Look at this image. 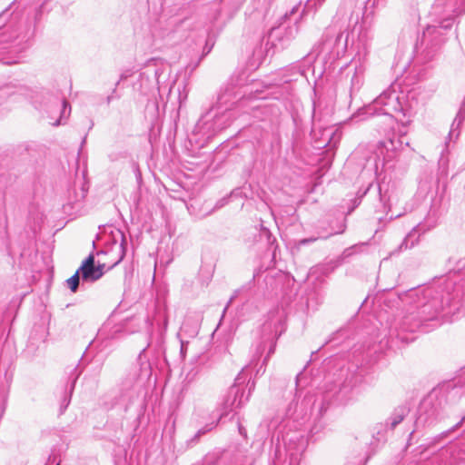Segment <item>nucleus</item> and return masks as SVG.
I'll return each mask as SVG.
<instances>
[{"instance_id":"13d9d810","label":"nucleus","mask_w":465,"mask_h":465,"mask_svg":"<svg viewBox=\"0 0 465 465\" xmlns=\"http://www.w3.org/2000/svg\"><path fill=\"white\" fill-rule=\"evenodd\" d=\"M371 186V184H369V186L365 189V191L361 195V198L363 197L367 193V192L370 190Z\"/></svg>"},{"instance_id":"5fc2aeb1","label":"nucleus","mask_w":465,"mask_h":465,"mask_svg":"<svg viewBox=\"0 0 465 465\" xmlns=\"http://www.w3.org/2000/svg\"><path fill=\"white\" fill-rule=\"evenodd\" d=\"M238 430L242 437H246V430L240 422H238Z\"/></svg>"},{"instance_id":"423d86ee","label":"nucleus","mask_w":465,"mask_h":465,"mask_svg":"<svg viewBox=\"0 0 465 465\" xmlns=\"http://www.w3.org/2000/svg\"><path fill=\"white\" fill-rule=\"evenodd\" d=\"M31 23L10 7L0 14V61L5 64L17 63L16 54L26 48L34 35Z\"/></svg>"},{"instance_id":"2eb2a0df","label":"nucleus","mask_w":465,"mask_h":465,"mask_svg":"<svg viewBox=\"0 0 465 465\" xmlns=\"http://www.w3.org/2000/svg\"><path fill=\"white\" fill-rule=\"evenodd\" d=\"M295 431H287L282 436L290 465H299L301 457L308 447V439L303 430L295 427Z\"/></svg>"},{"instance_id":"c03bdc74","label":"nucleus","mask_w":465,"mask_h":465,"mask_svg":"<svg viewBox=\"0 0 465 465\" xmlns=\"http://www.w3.org/2000/svg\"><path fill=\"white\" fill-rule=\"evenodd\" d=\"M11 177L5 174H0V193L4 191L11 184Z\"/></svg>"},{"instance_id":"9b49d317","label":"nucleus","mask_w":465,"mask_h":465,"mask_svg":"<svg viewBox=\"0 0 465 465\" xmlns=\"http://www.w3.org/2000/svg\"><path fill=\"white\" fill-rule=\"evenodd\" d=\"M403 144L409 145V143L405 141V137L395 134L380 141L376 145L375 151L367 157L363 170L372 172L377 175L380 168H383L385 164L393 161L398 156Z\"/></svg>"},{"instance_id":"09e8293b","label":"nucleus","mask_w":465,"mask_h":465,"mask_svg":"<svg viewBox=\"0 0 465 465\" xmlns=\"http://www.w3.org/2000/svg\"><path fill=\"white\" fill-rule=\"evenodd\" d=\"M361 248V246H360V245H353L351 247L345 249L342 255L344 258L350 257Z\"/></svg>"},{"instance_id":"412c9836","label":"nucleus","mask_w":465,"mask_h":465,"mask_svg":"<svg viewBox=\"0 0 465 465\" xmlns=\"http://www.w3.org/2000/svg\"><path fill=\"white\" fill-rule=\"evenodd\" d=\"M104 267V263L95 265L94 257L90 254L78 268V272L81 273L84 282H94L103 276Z\"/></svg>"},{"instance_id":"72a5a7b5","label":"nucleus","mask_w":465,"mask_h":465,"mask_svg":"<svg viewBox=\"0 0 465 465\" xmlns=\"http://www.w3.org/2000/svg\"><path fill=\"white\" fill-rule=\"evenodd\" d=\"M345 228H346L345 224H341L340 230L337 231V232H331L327 233V234H321V233H319V235L317 237H309V238L302 239V240H300L298 242V246L307 245V244H310L312 242H314L318 239H328L331 235L338 234V233H342L345 231Z\"/></svg>"},{"instance_id":"dca6fc26","label":"nucleus","mask_w":465,"mask_h":465,"mask_svg":"<svg viewBox=\"0 0 465 465\" xmlns=\"http://www.w3.org/2000/svg\"><path fill=\"white\" fill-rule=\"evenodd\" d=\"M168 64L161 58H151L146 61L143 71L140 74L141 84L148 86H156L161 88V84L164 80V74L168 70Z\"/></svg>"},{"instance_id":"f8f14e48","label":"nucleus","mask_w":465,"mask_h":465,"mask_svg":"<svg viewBox=\"0 0 465 465\" xmlns=\"http://www.w3.org/2000/svg\"><path fill=\"white\" fill-rule=\"evenodd\" d=\"M349 31L346 27L332 24L325 28L315 52L323 58L336 60L343 56L348 48Z\"/></svg>"},{"instance_id":"864d4df0","label":"nucleus","mask_w":465,"mask_h":465,"mask_svg":"<svg viewBox=\"0 0 465 465\" xmlns=\"http://www.w3.org/2000/svg\"><path fill=\"white\" fill-rule=\"evenodd\" d=\"M181 341V355L182 357H184L185 356V353H186V350H187V345H188V341H184L183 339L181 338L180 340Z\"/></svg>"},{"instance_id":"f257e3e1","label":"nucleus","mask_w":465,"mask_h":465,"mask_svg":"<svg viewBox=\"0 0 465 465\" xmlns=\"http://www.w3.org/2000/svg\"><path fill=\"white\" fill-rule=\"evenodd\" d=\"M444 293L448 297L447 305H454L455 310L460 305L465 292L456 286L450 278H439L428 285L411 288L399 294V299L405 307L404 315L391 326L388 343L392 345L395 340L408 343L414 338L409 336L416 331L428 332L441 324V313L444 312Z\"/></svg>"},{"instance_id":"a211bd4d","label":"nucleus","mask_w":465,"mask_h":465,"mask_svg":"<svg viewBox=\"0 0 465 465\" xmlns=\"http://www.w3.org/2000/svg\"><path fill=\"white\" fill-rule=\"evenodd\" d=\"M219 132L213 111L211 108L196 123L190 140L203 146Z\"/></svg>"},{"instance_id":"a18cd8bd","label":"nucleus","mask_w":465,"mask_h":465,"mask_svg":"<svg viewBox=\"0 0 465 465\" xmlns=\"http://www.w3.org/2000/svg\"><path fill=\"white\" fill-rule=\"evenodd\" d=\"M121 98V94L117 92V86L114 84V88L112 90L111 94H109L106 99L105 103L107 105H109L113 101L118 100Z\"/></svg>"},{"instance_id":"3c124183","label":"nucleus","mask_w":465,"mask_h":465,"mask_svg":"<svg viewBox=\"0 0 465 465\" xmlns=\"http://www.w3.org/2000/svg\"><path fill=\"white\" fill-rule=\"evenodd\" d=\"M302 379H303V373H302V371H301L296 376V394H295L296 397L301 392V382H302Z\"/></svg>"},{"instance_id":"6e6d98bb","label":"nucleus","mask_w":465,"mask_h":465,"mask_svg":"<svg viewBox=\"0 0 465 465\" xmlns=\"http://www.w3.org/2000/svg\"><path fill=\"white\" fill-rule=\"evenodd\" d=\"M237 293H238V291H235L234 294L230 298L229 302H227L223 312H225L228 309V307L230 306L232 300L237 296Z\"/></svg>"},{"instance_id":"de8ad7c7","label":"nucleus","mask_w":465,"mask_h":465,"mask_svg":"<svg viewBox=\"0 0 465 465\" xmlns=\"http://www.w3.org/2000/svg\"><path fill=\"white\" fill-rule=\"evenodd\" d=\"M132 74H133V71L131 69H126V70L123 71L120 74L118 81L115 83V85L118 86L121 82L125 81L130 76H132Z\"/></svg>"},{"instance_id":"7ed1b4c3","label":"nucleus","mask_w":465,"mask_h":465,"mask_svg":"<svg viewBox=\"0 0 465 465\" xmlns=\"http://www.w3.org/2000/svg\"><path fill=\"white\" fill-rule=\"evenodd\" d=\"M357 370H351V367L346 369L341 368L336 379L333 373H329L325 377V382L319 394H306L304 398L299 402L293 401L290 403L287 409V415L298 422V426L308 420L311 411L318 408L319 412H324L332 400H343L347 394L360 385L363 380V371L359 369L358 363L352 365Z\"/></svg>"},{"instance_id":"1a4fd4ad","label":"nucleus","mask_w":465,"mask_h":465,"mask_svg":"<svg viewBox=\"0 0 465 465\" xmlns=\"http://www.w3.org/2000/svg\"><path fill=\"white\" fill-rule=\"evenodd\" d=\"M302 1L296 4L279 18L278 25L272 27L267 35V45L276 49H284L298 35L303 14H298Z\"/></svg>"},{"instance_id":"8fccbe9b","label":"nucleus","mask_w":465,"mask_h":465,"mask_svg":"<svg viewBox=\"0 0 465 465\" xmlns=\"http://www.w3.org/2000/svg\"><path fill=\"white\" fill-rule=\"evenodd\" d=\"M157 2L159 4L158 11L161 12L163 10V0H157ZM151 5H153V8H155V5H156L155 0H146L145 8H149Z\"/></svg>"},{"instance_id":"49530a36","label":"nucleus","mask_w":465,"mask_h":465,"mask_svg":"<svg viewBox=\"0 0 465 465\" xmlns=\"http://www.w3.org/2000/svg\"><path fill=\"white\" fill-rule=\"evenodd\" d=\"M230 195H226L221 199H219L215 204H214V207L213 209V211H215V210H219L221 208H223V206H225L226 204H228L229 201H230Z\"/></svg>"},{"instance_id":"5701e85b","label":"nucleus","mask_w":465,"mask_h":465,"mask_svg":"<svg viewBox=\"0 0 465 465\" xmlns=\"http://www.w3.org/2000/svg\"><path fill=\"white\" fill-rule=\"evenodd\" d=\"M391 430L389 428V424L384 422L376 423L371 428V440L370 441V446L371 451H375L376 449L382 443L387 440V436L389 431Z\"/></svg>"},{"instance_id":"c756f323","label":"nucleus","mask_w":465,"mask_h":465,"mask_svg":"<svg viewBox=\"0 0 465 465\" xmlns=\"http://www.w3.org/2000/svg\"><path fill=\"white\" fill-rule=\"evenodd\" d=\"M68 193V202L63 206L65 212L67 211V207H70V209H74L75 205L82 202L86 195V191L83 187H81L79 190H76L75 188L70 189Z\"/></svg>"},{"instance_id":"4c0bfd02","label":"nucleus","mask_w":465,"mask_h":465,"mask_svg":"<svg viewBox=\"0 0 465 465\" xmlns=\"http://www.w3.org/2000/svg\"><path fill=\"white\" fill-rule=\"evenodd\" d=\"M217 423L218 421H213L209 424H206L204 427L201 428L191 439V441L194 443L198 442L200 437L213 430L217 426Z\"/></svg>"},{"instance_id":"6e6552de","label":"nucleus","mask_w":465,"mask_h":465,"mask_svg":"<svg viewBox=\"0 0 465 465\" xmlns=\"http://www.w3.org/2000/svg\"><path fill=\"white\" fill-rule=\"evenodd\" d=\"M147 347L143 348L132 367L129 378L123 381L120 392L114 398L112 408H119L122 411L127 412L131 405L138 399L141 385V377H149L151 374L150 362L145 355Z\"/></svg>"},{"instance_id":"680f3d73","label":"nucleus","mask_w":465,"mask_h":465,"mask_svg":"<svg viewBox=\"0 0 465 465\" xmlns=\"http://www.w3.org/2000/svg\"><path fill=\"white\" fill-rule=\"evenodd\" d=\"M84 143H85V137L83 139L82 144H84Z\"/></svg>"},{"instance_id":"7c9ffc66","label":"nucleus","mask_w":465,"mask_h":465,"mask_svg":"<svg viewBox=\"0 0 465 465\" xmlns=\"http://www.w3.org/2000/svg\"><path fill=\"white\" fill-rule=\"evenodd\" d=\"M199 328L200 325L197 321L187 318L181 326L179 335H186L191 338L195 337L199 332Z\"/></svg>"},{"instance_id":"4be33fe9","label":"nucleus","mask_w":465,"mask_h":465,"mask_svg":"<svg viewBox=\"0 0 465 465\" xmlns=\"http://www.w3.org/2000/svg\"><path fill=\"white\" fill-rule=\"evenodd\" d=\"M66 374L68 375V384L65 387L64 395L62 397L61 401V406H60V413H64V411L67 409L68 405L71 401V397L73 394V391L74 390L75 384L77 380L79 379L80 375L82 374V370L80 369L79 365L74 366H68L66 368Z\"/></svg>"},{"instance_id":"2f4dec72","label":"nucleus","mask_w":465,"mask_h":465,"mask_svg":"<svg viewBox=\"0 0 465 465\" xmlns=\"http://www.w3.org/2000/svg\"><path fill=\"white\" fill-rule=\"evenodd\" d=\"M457 139H455V136L452 138V140L449 139V136L447 137V141L445 143V149L442 151L440 157L438 162L439 165V173L440 176H447L448 175V167H449V158L445 154L449 152V146L450 142H455Z\"/></svg>"},{"instance_id":"c85d7f7f","label":"nucleus","mask_w":465,"mask_h":465,"mask_svg":"<svg viewBox=\"0 0 465 465\" xmlns=\"http://www.w3.org/2000/svg\"><path fill=\"white\" fill-rule=\"evenodd\" d=\"M465 120V96L462 101L461 106L457 113V115L455 119L453 120L450 130L449 132V139L452 140V138L455 136V139H458L460 136V126Z\"/></svg>"},{"instance_id":"cd10ccee","label":"nucleus","mask_w":465,"mask_h":465,"mask_svg":"<svg viewBox=\"0 0 465 465\" xmlns=\"http://www.w3.org/2000/svg\"><path fill=\"white\" fill-rule=\"evenodd\" d=\"M213 115L219 131L228 127L235 118L233 112L225 110H213Z\"/></svg>"},{"instance_id":"603ef678","label":"nucleus","mask_w":465,"mask_h":465,"mask_svg":"<svg viewBox=\"0 0 465 465\" xmlns=\"http://www.w3.org/2000/svg\"><path fill=\"white\" fill-rule=\"evenodd\" d=\"M260 236L265 237L267 239L268 243H272V241H271L272 235H271V232L269 230L262 228L261 230Z\"/></svg>"},{"instance_id":"6ab92c4d","label":"nucleus","mask_w":465,"mask_h":465,"mask_svg":"<svg viewBox=\"0 0 465 465\" xmlns=\"http://www.w3.org/2000/svg\"><path fill=\"white\" fill-rule=\"evenodd\" d=\"M276 335L272 331L271 324L265 323L262 327V334L258 341L252 344V351H253L251 364L258 360L267 349V354L263 359L262 364L265 365L275 351L276 346Z\"/></svg>"},{"instance_id":"f3484780","label":"nucleus","mask_w":465,"mask_h":465,"mask_svg":"<svg viewBox=\"0 0 465 465\" xmlns=\"http://www.w3.org/2000/svg\"><path fill=\"white\" fill-rule=\"evenodd\" d=\"M438 213L436 210H430L424 221L420 222L416 226L412 228V230L404 237L401 243L399 245L398 249L393 252H400L403 250H408L414 247L420 240V236L426 232L431 230L437 225L438 222Z\"/></svg>"},{"instance_id":"79ce46f5","label":"nucleus","mask_w":465,"mask_h":465,"mask_svg":"<svg viewBox=\"0 0 465 465\" xmlns=\"http://www.w3.org/2000/svg\"><path fill=\"white\" fill-rule=\"evenodd\" d=\"M8 248V234L5 226H0V252Z\"/></svg>"},{"instance_id":"9d476101","label":"nucleus","mask_w":465,"mask_h":465,"mask_svg":"<svg viewBox=\"0 0 465 465\" xmlns=\"http://www.w3.org/2000/svg\"><path fill=\"white\" fill-rule=\"evenodd\" d=\"M396 113L406 114L401 97L395 86L391 84L375 98L371 104L358 109V111L352 114L351 119L364 120L373 114L392 116Z\"/></svg>"},{"instance_id":"052dcab7","label":"nucleus","mask_w":465,"mask_h":465,"mask_svg":"<svg viewBox=\"0 0 465 465\" xmlns=\"http://www.w3.org/2000/svg\"><path fill=\"white\" fill-rule=\"evenodd\" d=\"M345 465H359V464H358V463H356V462H348V463H346Z\"/></svg>"},{"instance_id":"37998d69","label":"nucleus","mask_w":465,"mask_h":465,"mask_svg":"<svg viewBox=\"0 0 465 465\" xmlns=\"http://www.w3.org/2000/svg\"><path fill=\"white\" fill-rule=\"evenodd\" d=\"M385 0H367L365 3V9H371V11L380 6H383Z\"/></svg>"},{"instance_id":"0eeeda50","label":"nucleus","mask_w":465,"mask_h":465,"mask_svg":"<svg viewBox=\"0 0 465 465\" xmlns=\"http://www.w3.org/2000/svg\"><path fill=\"white\" fill-rule=\"evenodd\" d=\"M15 94L25 96L36 110L45 112L50 118H53L52 114L60 113L59 119L53 124L55 126L70 114V104L59 91L54 93L44 88L33 89L20 83H8L0 87V99Z\"/></svg>"},{"instance_id":"ddd939ff","label":"nucleus","mask_w":465,"mask_h":465,"mask_svg":"<svg viewBox=\"0 0 465 465\" xmlns=\"http://www.w3.org/2000/svg\"><path fill=\"white\" fill-rule=\"evenodd\" d=\"M378 194L380 203L385 213V219L388 221L400 218L418 208L419 200L413 198L406 203L404 207L397 210V204L401 200V193L394 184H391L389 182L381 181L378 183Z\"/></svg>"},{"instance_id":"58836bf2","label":"nucleus","mask_w":465,"mask_h":465,"mask_svg":"<svg viewBox=\"0 0 465 465\" xmlns=\"http://www.w3.org/2000/svg\"><path fill=\"white\" fill-rule=\"evenodd\" d=\"M217 423L218 421H213L209 424H206L204 427L201 428L191 439V441L194 443L198 442L200 437L213 430L217 426Z\"/></svg>"},{"instance_id":"4d7b16f0","label":"nucleus","mask_w":465,"mask_h":465,"mask_svg":"<svg viewBox=\"0 0 465 465\" xmlns=\"http://www.w3.org/2000/svg\"><path fill=\"white\" fill-rule=\"evenodd\" d=\"M315 121H316V108L314 106L313 107V113H312V124H313V126L315 125Z\"/></svg>"},{"instance_id":"393cba45","label":"nucleus","mask_w":465,"mask_h":465,"mask_svg":"<svg viewBox=\"0 0 465 465\" xmlns=\"http://www.w3.org/2000/svg\"><path fill=\"white\" fill-rule=\"evenodd\" d=\"M124 331L121 325L110 327L109 324H104L98 331V339L102 340L104 342L119 340L124 337Z\"/></svg>"},{"instance_id":"ea45409f","label":"nucleus","mask_w":465,"mask_h":465,"mask_svg":"<svg viewBox=\"0 0 465 465\" xmlns=\"http://www.w3.org/2000/svg\"><path fill=\"white\" fill-rule=\"evenodd\" d=\"M217 423L218 421H213L209 424H206L204 427L201 428L191 439V441L194 443L198 442L200 437L213 430L217 426Z\"/></svg>"},{"instance_id":"e433bc0d","label":"nucleus","mask_w":465,"mask_h":465,"mask_svg":"<svg viewBox=\"0 0 465 465\" xmlns=\"http://www.w3.org/2000/svg\"><path fill=\"white\" fill-rule=\"evenodd\" d=\"M217 423L218 421H213L209 424H206L204 427L201 428L191 439V441L194 443L198 442L200 437L213 430L217 426Z\"/></svg>"},{"instance_id":"aec40b11","label":"nucleus","mask_w":465,"mask_h":465,"mask_svg":"<svg viewBox=\"0 0 465 465\" xmlns=\"http://www.w3.org/2000/svg\"><path fill=\"white\" fill-rule=\"evenodd\" d=\"M112 243L105 251H101L97 254L104 253L113 256L112 265H117L124 257L127 247V240L124 232L120 229H114L111 232Z\"/></svg>"},{"instance_id":"a878e982","label":"nucleus","mask_w":465,"mask_h":465,"mask_svg":"<svg viewBox=\"0 0 465 465\" xmlns=\"http://www.w3.org/2000/svg\"><path fill=\"white\" fill-rule=\"evenodd\" d=\"M206 462H208V465H252V460L243 456L240 453H236L232 455L229 460L225 456H223L216 460L215 462L209 461V458H207Z\"/></svg>"},{"instance_id":"a19ab883","label":"nucleus","mask_w":465,"mask_h":465,"mask_svg":"<svg viewBox=\"0 0 465 465\" xmlns=\"http://www.w3.org/2000/svg\"><path fill=\"white\" fill-rule=\"evenodd\" d=\"M80 278H82L81 273L78 272L77 270L75 273L66 281L68 288L71 290V292H75L77 291Z\"/></svg>"},{"instance_id":"e2e57ef3","label":"nucleus","mask_w":465,"mask_h":465,"mask_svg":"<svg viewBox=\"0 0 465 465\" xmlns=\"http://www.w3.org/2000/svg\"><path fill=\"white\" fill-rule=\"evenodd\" d=\"M56 465H61L60 463H57Z\"/></svg>"},{"instance_id":"f03ea898","label":"nucleus","mask_w":465,"mask_h":465,"mask_svg":"<svg viewBox=\"0 0 465 465\" xmlns=\"http://www.w3.org/2000/svg\"><path fill=\"white\" fill-rule=\"evenodd\" d=\"M302 73L293 68L285 70L282 74V84L263 85L262 82L256 80L249 84L240 85L233 79L221 88L213 110H225L233 112L234 109L243 110L250 106L253 115L259 117L257 111L273 110V105L267 104L264 100L272 97L275 100L287 99L292 95V82L296 81Z\"/></svg>"},{"instance_id":"bf43d9fd","label":"nucleus","mask_w":465,"mask_h":465,"mask_svg":"<svg viewBox=\"0 0 465 465\" xmlns=\"http://www.w3.org/2000/svg\"><path fill=\"white\" fill-rule=\"evenodd\" d=\"M359 203H360V200L355 199V200H354V207H355L357 204H359Z\"/></svg>"},{"instance_id":"c9c22d12","label":"nucleus","mask_w":465,"mask_h":465,"mask_svg":"<svg viewBox=\"0 0 465 465\" xmlns=\"http://www.w3.org/2000/svg\"><path fill=\"white\" fill-rule=\"evenodd\" d=\"M458 430H460V431H465V416L462 417V419L457 422L455 425H453L450 430L440 433V435H438L433 442L448 434H450V432H454V431H458Z\"/></svg>"},{"instance_id":"f704fd0d","label":"nucleus","mask_w":465,"mask_h":465,"mask_svg":"<svg viewBox=\"0 0 465 465\" xmlns=\"http://www.w3.org/2000/svg\"><path fill=\"white\" fill-rule=\"evenodd\" d=\"M324 1L325 0H308L304 5L303 9L299 14H303L304 17L311 10H313L315 13Z\"/></svg>"},{"instance_id":"4468645a","label":"nucleus","mask_w":465,"mask_h":465,"mask_svg":"<svg viewBox=\"0 0 465 465\" xmlns=\"http://www.w3.org/2000/svg\"><path fill=\"white\" fill-rule=\"evenodd\" d=\"M248 368L249 366H246L241 371V372L235 378L234 384L229 389L227 395L223 402V411L220 415V419L229 414L231 411L242 408L244 403L249 401L251 392L255 387L254 381H251V379L248 380L246 385L248 387V393L245 397L244 391L241 388V386L244 384L248 379Z\"/></svg>"},{"instance_id":"bb28decb","label":"nucleus","mask_w":465,"mask_h":465,"mask_svg":"<svg viewBox=\"0 0 465 465\" xmlns=\"http://www.w3.org/2000/svg\"><path fill=\"white\" fill-rule=\"evenodd\" d=\"M410 408L407 405H400L397 406L392 412L391 413L390 417L387 419V420L384 422L386 424H389V428L393 430L397 425H399L405 417L409 414Z\"/></svg>"},{"instance_id":"20e7f679","label":"nucleus","mask_w":465,"mask_h":465,"mask_svg":"<svg viewBox=\"0 0 465 465\" xmlns=\"http://www.w3.org/2000/svg\"><path fill=\"white\" fill-rule=\"evenodd\" d=\"M463 397H465V367L452 379L439 383L422 398L417 409L414 430L410 434L408 448L411 441L419 436L421 430L443 420L449 415V407Z\"/></svg>"},{"instance_id":"b1692460","label":"nucleus","mask_w":465,"mask_h":465,"mask_svg":"<svg viewBox=\"0 0 465 465\" xmlns=\"http://www.w3.org/2000/svg\"><path fill=\"white\" fill-rule=\"evenodd\" d=\"M364 67L362 64L355 65V70L350 79L349 98L351 103L352 97L360 91L364 82Z\"/></svg>"},{"instance_id":"39448f33","label":"nucleus","mask_w":465,"mask_h":465,"mask_svg":"<svg viewBox=\"0 0 465 465\" xmlns=\"http://www.w3.org/2000/svg\"><path fill=\"white\" fill-rule=\"evenodd\" d=\"M465 12V0H436L429 13L430 23L414 46L418 60L428 63L439 54L456 16Z\"/></svg>"},{"instance_id":"473e14b6","label":"nucleus","mask_w":465,"mask_h":465,"mask_svg":"<svg viewBox=\"0 0 465 465\" xmlns=\"http://www.w3.org/2000/svg\"><path fill=\"white\" fill-rule=\"evenodd\" d=\"M322 302V295L319 290L314 289L306 293L305 306L307 310H314Z\"/></svg>"}]
</instances>
